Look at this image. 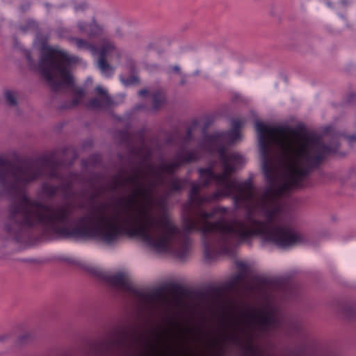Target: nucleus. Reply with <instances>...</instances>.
<instances>
[{
    "label": "nucleus",
    "mask_w": 356,
    "mask_h": 356,
    "mask_svg": "<svg viewBox=\"0 0 356 356\" xmlns=\"http://www.w3.org/2000/svg\"><path fill=\"white\" fill-rule=\"evenodd\" d=\"M238 283L232 277L227 281L222 287L209 285L203 290H191L175 282L168 283L169 291L172 292L180 297H186L195 299L205 307L210 308L213 303L218 300L224 290H232Z\"/></svg>",
    "instance_id": "obj_7"
},
{
    "label": "nucleus",
    "mask_w": 356,
    "mask_h": 356,
    "mask_svg": "<svg viewBox=\"0 0 356 356\" xmlns=\"http://www.w3.org/2000/svg\"><path fill=\"white\" fill-rule=\"evenodd\" d=\"M258 323L262 330H267L271 326L280 325V320L273 312H269L267 314L263 313L259 316Z\"/></svg>",
    "instance_id": "obj_18"
},
{
    "label": "nucleus",
    "mask_w": 356,
    "mask_h": 356,
    "mask_svg": "<svg viewBox=\"0 0 356 356\" xmlns=\"http://www.w3.org/2000/svg\"><path fill=\"white\" fill-rule=\"evenodd\" d=\"M62 181L61 184L59 185V190L62 194V198L65 201H69L74 198L77 193L74 190V184L76 182L83 184L84 180L81 177V174L76 171L70 172L66 177H63L60 179Z\"/></svg>",
    "instance_id": "obj_13"
},
{
    "label": "nucleus",
    "mask_w": 356,
    "mask_h": 356,
    "mask_svg": "<svg viewBox=\"0 0 356 356\" xmlns=\"http://www.w3.org/2000/svg\"><path fill=\"white\" fill-rule=\"evenodd\" d=\"M345 138L350 142H356V134L347 135Z\"/></svg>",
    "instance_id": "obj_54"
},
{
    "label": "nucleus",
    "mask_w": 356,
    "mask_h": 356,
    "mask_svg": "<svg viewBox=\"0 0 356 356\" xmlns=\"http://www.w3.org/2000/svg\"><path fill=\"white\" fill-rule=\"evenodd\" d=\"M102 178V175L100 172H93L91 176L86 179V181L90 184L92 188L95 189V181H99Z\"/></svg>",
    "instance_id": "obj_38"
},
{
    "label": "nucleus",
    "mask_w": 356,
    "mask_h": 356,
    "mask_svg": "<svg viewBox=\"0 0 356 356\" xmlns=\"http://www.w3.org/2000/svg\"><path fill=\"white\" fill-rule=\"evenodd\" d=\"M115 49L114 43L108 39H104L99 51V56H106L108 53L113 51Z\"/></svg>",
    "instance_id": "obj_25"
},
{
    "label": "nucleus",
    "mask_w": 356,
    "mask_h": 356,
    "mask_svg": "<svg viewBox=\"0 0 356 356\" xmlns=\"http://www.w3.org/2000/svg\"><path fill=\"white\" fill-rule=\"evenodd\" d=\"M19 30L23 33H26L31 31H35L38 29V24L36 21L32 18H29L25 22L19 26Z\"/></svg>",
    "instance_id": "obj_22"
},
{
    "label": "nucleus",
    "mask_w": 356,
    "mask_h": 356,
    "mask_svg": "<svg viewBox=\"0 0 356 356\" xmlns=\"http://www.w3.org/2000/svg\"><path fill=\"white\" fill-rule=\"evenodd\" d=\"M186 83L185 75L183 76L181 80L179 82L180 86H184Z\"/></svg>",
    "instance_id": "obj_63"
},
{
    "label": "nucleus",
    "mask_w": 356,
    "mask_h": 356,
    "mask_svg": "<svg viewBox=\"0 0 356 356\" xmlns=\"http://www.w3.org/2000/svg\"><path fill=\"white\" fill-rule=\"evenodd\" d=\"M245 277V273L243 271H239L236 274L234 275L232 278L236 281L238 283L240 281L243 280Z\"/></svg>",
    "instance_id": "obj_48"
},
{
    "label": "nucleus",
    "mask_w": 356,
    "mask_h": 356,
    "mask_svg": "<svg viewBox=\"0 0 356 356\" xmlns=\"http://www.w3.org/2000/svg\"><path fill=\"white\" fill-rule=\"evenodd\" d=\"M253 280L260 286H271L277 284V280L275 279L261 275L254 276Z\"/></svg>",
    "instance_id": "obj_24"
},
{
    "label": "nucleus",
    "mask_w": 356,
    "mask_h": 356,
    "mask_svg": "<svg viewBox=\"0 0 356 356\" xmlns=\"http://www.w3.org/2000/svg\"><path fill=\"white\" fill-rule=\"evenodd\" d=\"M73 8L75 13H83L88 8V4L85 1L74 2Z\"/></svg>",
    "instance_id": "obj_39"
},
{
    "label": "nucleus",
    "mask_w": 356,
    "mask_h": 356,
    "mask_svg": "<svg viewBox=\"0 0 356 356\" xmlns=\"http://www.w3.org/2000/svg\"><path fill=\"white\" fill-rule=\"evenodd\" d=\"M103 31V26L99 24L95 17L91 19L90 23H89V31L88 36L90 38H95L100 35Z\"/></svg>",
    "instance_id": "obj_20"
},
{
    "label": "nucleus",
    "mask_w": 356,
    "mask_h": 356,
    "mask_svg": "<svg viewBox=\"0 0 356 356\" xmlns=\"http://www.w3.org/2000/svg\"><path fill=\"white\" fill-rule=\"evenodd\" d=\"M138 95L139 96H146L148 95V90L146 88H143L138 91Z\"/></svg>",
    "instance_id": "obj_57"
},
{
    "label": "nucleus",
    "mask_w": 356,
    "mask_h": 356,
    "mask_svg": "<svg viewBox=\"0 0 356 356\" xmlns=\"http://www.w3.org/2000/svg\"><path fill=\"white\" fill-rule=\"evenodd\" d=\"M57 154L58 152L54 151L49 154L40 156L38 158L37 161L40 165L51 168L48 174L49 178L60 180L63 179V176L56 170L57 168L65 165L66 160L65 159H58Z\"/></svg>",
    "instance_id": "obj_14"
},
{
    "label": "nucleus",
    "mask_w": 356,
    "mask_h": 356,
    "mask_svg": "<svg viewBox=\"0 0 356 356\" xmlns=\"http://www.w3.org/2000/svg\"><path fill=\"white\" fill-rule=\"evenodd\" d=\"M77 28L81 33H86L88 35V33L89 31V24L88 23L84 21H82V20L78 21Z\"/></svg>",
    "instance_id": "obj_42"
},
{
    "label": "nucleus",
    "mask_w": 356,
    "mask_h": 356,
    "mask_svg": "<svg viewBox=\"0 0 356 356\" xmlns=\"http://www.w3.org/2000/svg\"><path fill=\"white\" fill-rule=\"evenodd\" d=\"M104 105H105V103L104 102V100H100L98 98H92L86 104V106L89 108L96 110L101 108Z\"/></svg>",
    "instance_id": "obj_34"
},
{
    "label": "nucleus",
    "mask_w": 356,
    "mask_h": 356,
    "mask_svg": "<svg viewBox=\"0 0 356 356\" xmlns=\"http://www.w3.org/2000/svg\"><path fill=\"white\" fill-rule=\"evenodd\" d=\"M169 191L171 193L179 192L183 188V184L181 179L177 177H173L169 182Z\"/></svg>",
    "instance_id": "obj_27"
},
{
    "label": "nucleus",
    "mask_w": 356,
    "mask_h": 356,
    "mask_svg": "<svg viewBox=\"0 0 356 356\" xmlns=\"http://www.w3.org/2000/svg\"><path fill=\"white\" fill-rule=\"evenodd\" d=\"M229 339L234 344H239L241 343V340H240L239 337H238L237 336H231L229 337Z\"/></svg>",
    "instance_id": "obj_55"
},
{
    "label": "nucleus",
    "mask_w": 356,
    "mask_h": 356,
    "mask_svg": "<svg viewBox=\"0 0 356 356\" xmlns=\"http://www.w3.org/2000/svg\"><path fill=\"white\" fill-rule=\"evenodd\" d=\"M197 125V120H194L193 122V126L192 127H189L187 128V130H186V136L184 137V141L187 143L188 142H190L191 140H192V138H193V129Z\"/></svg>",
    "instance_id": "obj_40"
},
{
    "label": "nucleus",
    "mask_w": 356,
    "mask_h": 356,
    "mask_svg": "<svg viewBox=\"0 0 356 356\" xmlns=\"http://www.w3.org/2000/svg\"><path fill=\"white\" fill-rule=\"evenodd\" d=\"M172 69H173V71L177 72V73H179L180 72V67L178 65L173 66Z\"/></svg>",
    "instance_id": "obj_60"
},
{
    "label": "nucleus",
    "mask_w": 356,
    "mask_h": 356,
    "mask_svg": "<svg viewBox=\"0 0 356 356\" xmlns=\"http://www.w3.org/2000/svg\"><path fill=\"white\" fill-rule=\"evenodd\" d=\"M144 131L143 130H140L138 131V135L143 139L144 140Z\"/></svg>",
    "instance_id": "obj_62"
},
{
    "label": "nucleus",
    "mask_w": 356,
    "mask_h": 356,
    "mask_svg": "<svg viewBox=\"0 0 356 356\" xmlns=\"http://www.w3.org/2000/svg\"><path fill=\"white\" fill-rule=\"evenodd\" d=\"M197 170L201 179V185L204 187L209 186L211 181H215L220 188H223L227 176L231 174L224 170L222 173H216L212 170V167L198 168Z\"/></svg>",
    "instance_id": "obj_15"
},
{
    "label": "nucleus",
    "mask_w": 356,
    "mask_h": 356,
    "mask_svg": "<svg viewBox=\"0 0 356 356\" xmlns=\"http://www.w3.org/2000/svg\"><path fill=\"white\" fill-rule=\"evenodd\" d=\"M254 127L267 184L258 209L266 219H256L248 210L245 220H234L233 225L241 240L259 236L264 242L289 249L303 243L304 238L289 226L273 224L282 211L280 200L294 190L312 186L311 173L328 155L337 152L339 143L325 144L321 135L308 131L302 122L292 127L287 124L267 125L256 120Z\"/></svg>",
    "instance_id": "obj_1"
},
{
    "label": "nucleus",
    "mask_w": 356,
    "mask_h": 356,
    "mask_svg": "<svg viewBox=\"0 0 356 356\" xmlns=\"http://www.w3.org/2000/svg\"><path fill=\"white\" fill-rule=\"evenodd\" d=\"M76 47L79 49H83L87 50H91L93 51L95 49V46L88 42L87 40L82 39V38H74Z\"/></svg>",
    "instance_id": "obj_28"
},
{
    "label": "nucleus",
    "mask_w": 356,
    "mask_h": 356,
    "mask_svg": "<svg viewBox=\"0 0 356 356\" xmlns=\"http://www.w3.org/2000/svg\"><path fill=\"white\" fill-rule=\"evenodd\" d=\"M105 191V187L102 186L99 187V190L98 191H95L94 193H92L90 195V197L89 199L90 200H94L95 199H96L99 195H100L102 194V193L104 192Z\"/></svg>",
    "instance_id": "obj_46"
},
{
    "label": "nucleus",
    "mask_w": 356,
    "mask_h": 356,
    "mask_svg": "<svg viewBox=\"0 0 356 356\" xmlns=\"http://www.w3.org/2000/svg\"><path fill=\"white\" fill-rule=\"evenodd\" d=\"M58 191V185H54L47 181H44L40 185L38 195L43 199L52 200L57 195Z\"/></svg>",
    "instance_id": "obj_17"
},
{
    "label": "nucleus",
    "mask_w": 356,
    "mask_h": 356,
    "mask_svg": "<svg viewBox=\"0 0 356 356\" xmlns=\"http://www.w3.org/2000/svg\"><path fill=\"white\" fill-rule=\"evenodd\" d=\"M90 275L106 282L114 286L123 288L140 300V303L147 309L153 310L157 307L158 300L161 298L165 291H169L168 283L161 286L152 289L148 293L143 290L134 287L125 279L123 273L119 272L115 275H111L98 268L88 266L86 268Z\"/></svg>",
    "instance_id": "obj_6"
},
{
    "label": "nucleus",
    "mask_w": 356,
    "mask_h": 356,
    "mask_svg": "<svg viewBox=\"0 0 356 356\" xmlns=\"http://www.w3.org/2000/svg\"><path fill=\"white\" fill-rule=\"evenodd\" d=\"M200 192V186L197 184H192L189 192V201L191 202H200V200L198 196Z\"/></svg>",
    "instance_id": "obj_31"
},
{
    "label": "nucleus",
    "mask_w": 356,
    "mask_h": 356,
    "mask_svg": "<svg viewBox=\"0 0 356 356\" xmlns=\"http://www.w3.org/2000/svg\"><path fill=\"white\" fill-rule=\"evenodd\" d=\"M200 159V156L197 152L181 148L175 153L172 162H161L159 164L158 170L153 165H149L148 168L156 177V181H152L148 186L140 181L139 175L141 170L139 167L134 168L136 175L127 177L122 184L120 179L124 171L120 170L119 174L113 177L110 189L115 191L125 184H131L134 188L130 195L115 200V205L122 208L125 215L122 216L117 212L115 216L108 220L104 213H101V220L104 222L101 242L106 245H113L127 234L140 238L147 246L158 252H164L172 249L176 257L182 260L187 257L191 248L189 235L193 231L197 230L202 234L203 252L207 261L216 259L220 254H229L231 246L249 242L251 239L241 240L238 236L235 225H233L234 220H238L235 218L227 220L224 217H220L215 222H206L204 225L200 226L197 220L185 214L182 217L181 229L170 221L166 213H164L161 220L163 234L155 237L151 234L150 229L157 225L159 221L150 213V209L143 211L145 216V225L143 223L140 216L130 215L128 212V209L133 207L139 195L145 199L149 208L152 207L154 189L157 186V182L162 183L163 181L161 172L173 175L180 167L197 162Z\"/></svg>",
    "instance_id": "obj_2"
},
{
    "label": "nucleus",
    "mask_w": 356,
    "mask_h": 356,
    "mask_svg": "<svg viewBox=\"0 0 356 356\" xmlns=\"http://www.w3.org/2000/svg\"><path fill=\"white\" fill-rule=\"evenodd\" d=\"M41 175L31 159L15 165L0 156V186L8 195L17 197L21 193L20 184H28Z\"/></svg>",
    "instance_id": "obj_5"
},
{
    "label": "nucleus",
    "mask_w": 356,
    "mask_h": 356,
    "mask_svg": "<svg viewBox=\"0 0 356 356\" xmlns=\"http://www.w3.org/2000/svg\"><path fill=\"white\" fill-rule=\"evenodd\" d=\"M356 100V95L354 92H350L346 98L345 103L347 104H353Z\"/></svg>",
    "instance_id": "obj_47"
},
{
    "label": "nucleus",
    "mask_w": 356,
    "mask_h": 356,
    "mask_svg": "<svg viewBox=\"0 0 356 356\" xmlns=\"http://www.w3.org/2000/svg\"><path fill=\"white\" fill-rule=\"evenodd\" d=\"M102 162V156L99 154H93L88 156L87 159H83L81 161L82 166L84 168H88L90 165L95 166Z\"/></svg>",
    "instance_id": "obj_23"
},
{
    "label": "nucleus",
    "mask_w": 356,
    "mask_h": 356,
    "mask_svg": "<svg viewBox=\"0 0 356 356\" xmlns=\"http://www.w3.org/2000/svg\"><path fill=\"white\" fill-rule=\"evenodd\" d=\"M166 102L165 93L161 90H156L152 94V108L155 111L159 109Z\"/></svg>",
    "instance_id": "obj_19"
},
{
    "label": "nucleus",
    "mask_w": 356,
    "mask_h": 356,
    "mask_svg": "<svg viewBox=\"0 0 356 356\" xmlns=\"http://www.w3.org/2000/svg\"><path fill=\"white\" fill-rule=\"evenodd\" d=\"M120 81L127 87L138 85L140 83V79L136 75H131L128 78H124L122 76H120Z\"/></svg>",
    "instance_id": "obj_33"
},
{
    "label": "nucleus",
    "mask_w": 356,
    "mask_h": 356,
    "mask_svg": "<svg viewBox=\"0 0 356 356\" xmlns=\"http://www.w3.org/2000/svg\"><path fill=\"white\" fill-rule=\"evenodd\" d=\"M227 209L225 207H214L210 211L201 210L198 213V216L201 220L207 221L208 219L213 218L217 213H225Z\"/></svg>",
    "instance_id": "obj_21"
},
{
    "label": "nucleus",
    "mask_w": 356,
    "mask_h": 356,
    "mask_svg": "<svg viewBox=\"0 0 356 356\" xmlns=\"http://www.w3.org/2000/svg\"><path fill=\"white\" fill-rule=\"evenodd\" d=\"M245 350L250 353L252 356H261V352L251 345L246 346Z\"/></svg>",
    "instance_id": "obj_44"
},
{
    "label": "nucleus",
    "mask_w": 356,
    "mask_h": 356,
    "mask_svg": "<svg viewBox=\"0 0 356 356\" xmlns=\"http://www.w3.org/2000/svg\"><path fill=\"white\" fill-rule=\"evenodd\" d=\"M340 3L343 6H347L348 4V0H340Z\"/></svg>",
    "instance_id": "obj_61"
},
{
    "label": "nucleus",
    "mask_w": 356,
    "mask_h": 356,
    "mask_svg": "<svg viewBox=\"0 0 356 356\" xmlns=\"http://www.w3.org/2000/svg\"><path fill=\"white\" fill-rule=\"evenodd\" d=\"M72 211L69 204L55 207L30 199L24 193L20 202H14L9 207L8 222L4 229L8 237L16 243H24L33 236V230L38 225L49 229L59 238L76 240L93 238L102 241L104 222L101 220L92 227L86 224L88 216L81 217L79 225L70 228L67 226L72 221Z\"/></svg>",
    "instance_id": "obj_3"
},
{
    "label": "nucleus",
    "mask_w": 356,
    "mask_h": 356,
    "mask_svg": "<svg viewBox=\"0 0 356 356\" xmlns=\"http://www.w3.org/2000/svg\"><path fill=\"white\" fill-rule=\"evenodd\" d=\"M59 259L60 261L66 262L69 264H72V265L80 266L81 268L84 269L86 271H87L86 268H87L88 266H90L89 265L81 263L80 261H77L76 259H75L74 258H72V257H60Z\"/></svg>",
    "instance_id": "obj_35"
},
{
    "label": "nucleus",
    "mask_w": 356,
    "mask_h": 356,
    "mask_svg": "<svg viewBox=\"0 0 356 356\" xmlns=\"http://www.w3.org/2000/svg\"><path fill=\"white\" fill-rule=\"evenodd\" d=\"M213 121L211 119H207L204 123V126H203V128H202V131L203 132H205L207 129L211 126V124H212Z\"/></svg>",
    "instance_id": "obj_52"
},
{
    "label": "nucleus",
    "mask_w": 356,
    "mask_h": 356,
    "mask_svg": "<svg viewBox=\"0 0 356 356\" xmlns=\"http://www.w3.org/2000/svg\"><path fill=\"white\" fill-rule=\"evenodd\" d=\"M118 136L122 143H129L131 137L127 130H120L118 131Z\"/></svg>",
    "instance_id": "obj_41"
},
{
    "label": "nucleus",
    "mask_w": 356,
    "mask_h": 356,
    "mask_svg": "<svg viewBox=\"0 0 356 356\" xmlns=\"http://www.w3.org/2000/svg\"><path fill=\"white\" fill-rule=\"evenodd\" d=\"M31 2L29 0H26V1L21 3L19 7L18 10L20 13H24L27 11H29L31 9Z\"/></svg>",
    "instance_id": "obj_43"
},
{
    "label": "nucleus",
    "mask_w": 356,
    "mask_h": 356,
    "mask_svg": "<svg viewBox=\"0 0 356 356\" xmlns=\"http://www.w3.org/2000/svg\"><path fill=\"white\" fill-rule=\"evenodd\" d=\"M35 338V335L33 333L26 332L19 336L17 343L20 345H24L31 342Z\"/></svg>",
    "instance_id": "obj_32"
},
{
    "label": "nucleus",
    "mask_w": 356,
    "mask_h": 356,
    "mask_svg": "<svg viewBox=\"0 0 356 356\" xmlns=\"http://www.w3.org/2000/svg\"><path fill=\"white\" fill-rule=\"evenodd\" d=\"M216 151L219 155L220 161L222 163L223 170L229 173L235 172L238 167H242L245 163L244 158L238 153L226 154V148L223 145H220Z\"/></svg>",
    "instance_id": "obj_12"
},
{
    "label": "nucleus",
    "mask_w": 356,
    "mask_h": 356,
    "mask_svg": "<svg viewBox=\"0 0 356 356\" xmlns=\"http://www.w3.org/2000/svg\"><path fill=\"white\" fill-rule=\"evenodd\" d=\"M127 67L131 73H134L136 70V65L133 61H130L127 63Z\"/></svg>",
    "instance_id": "obj_53"
},
{
    "label": "nucleus",
    "mask_w": 356,
    "mask_h": 356,
    "mask_svg": "<svg viewBox=\"0 0 356 356\" xmlns=\"http://www.w3.org/2000/svg\"><path fill=\"white\" fill-rule=\"evenodd\" d=\"M237 266H238V268H240V270H241L240 271H243L244 273L248 268V265L245 262H243V261H238V262H237Z\"/></svg>",
    "instance_id": "obj_50"
},
{
    "label": "nucleus",
    "mask_w": 356,
    "mask_h": 356,
    "mask_svg": "<svg viewBox=\"0 0 356 356\" xmlns=\"http://www.w3.org/2000/svg\"><path fill=\"white\" fill-rule=\"evenodd\" d=\"M253 177L254 175L250 173L247 179L238 181L236 178H231L227 175L224 188L215 191L209 199L218 200L222 197L233 196L235 202L249 200L253 197Z\"/></svg>",
    "instance_id": "obj_10"
},
{
    "label": "nucleus",
    "mask_w": 356,
    "mask_h": 356,
    "mask_svg": "<svg viewBox=\"0 0 356 356\" xmlns=\"http://www.w3.org/2000/svg\"><path fill=\"white\" fill-rule=\"evenodd\" d=\"M232 130L239 131L241 126V122L240 120H238L237 119H233L232 120Z\"/></svg>",
    "instance_id": "obj_49"
},
{
    "label": "nucleus",
    "mask_w": 356,
    "mask_h": 356,
    "mask_svg": "<svg viewBox=\"0 0 356 356\" xmlns=\"http://www.w3.org/2000/svg\"><path fill=\"white\" fill-rule=\"evenodd\" d=\"M10 337V335L8 334H4L0 335V342H3V341H6Z\"/></svg>",
    "instance_id": "obj_58"
},
{
    "label": "nucleus",
    "mask_w": 356,
    "mask_h": 356,
    "mask_svg": "<svg viewBox=\"0 0 356 356\" xmlns=\"http://www.w3.org/2000/svg\"><path fill=\"white\" fill-rule=\"evenodd\" d=\"M4 98L6 104L10 106H16L17 105V100L14 92L10 90L4 91Z\"/></svg>",
    "instance_id": "obj_30"
},
{
    "label": "nucleus",
    "mask_w": 356,
    "mask_h": 356,
    "mask_svg": "<svg viewBox=\"0 0 356 356\" xmlns=\"http://www.w3.org/2000/svg\"><path fill=\"white\" fill-rule=\"evenodd\" d=\"M80 99H81L79 97H75L72 101H66L60 105L59 108L60 110H64L74 108L78 106L80 102Z\"/></svg>",
    "instance_id": "obj_36"
},
{
    "label": "nucleus",
    "mask_w": 356,
    "mask_h": 356,
    "mask_svg": "<svg viewBox=\"0 0 356 356\" xmlns=\"http://www.w3.org/2000/svg\"><path fill=\"white\" fill-rule=\"evenodd\" d=\"M238 283L232 277L227 281L222 287L209 285L203 290H191L175 282L168 283L169 291L172 292L180 297H186L195 299L205 307L210 308L213 303L218 300L224 290H232Z\"/></svg>",
    "instance_id": "obj_9"
},
{
    "label": "nucleus",
    "mask_w": 356,
    "mask_h": 356,
    "mask_svg": "<svg viewBox=\"0 0 356 356\" xmlns=\"http://www.w3.org/2000/svg\"><path fill=\"white\" fill-rule=\"evenodd\" d=\"M95 90L99 95L104 97L103 100L106 106H110L113 104V102L112 99L110 97V96L108 95L106 90H105L100 86H97Z\"/></svg>",
    "instance_id": "obj_29"
},
{
    "label": "nucleus",
    "mask_w": 356,
    "mask_h": 356,
    "mask_svg": "<svg viewBox=\"0 0 356 356\" xmlns=\"http://www.w3.org/2000/svg\"><path fill=\"white\" fill-rule=\"evenodd\" d=\"M67 6H68V4L67 3H62L60 4L55 6V8L56 9H63V8H67Z\"/></svg>",
    "instance_id": "obj_59"
},
{
    "label": "nucleus",
    "mask_w": 356,
    "mask_h": 356,
    "mask_svg": "<svg viewBox=\"0 0 356 356\" xmlns=\"http://www.w3.org/2000/svg\"><path fill=\"white\" fill-rule=\"evenodd\" d=\"M326 3V5H327V7H329V8H333L332 4V3H331V1H329V0L326 1V3Z\"/></svg>",
    "instance_id": "obj_64"
},
{
    "label": "nucleus",
    "mask_w": 356,
    "mask_h": 356,
    "mask_svg": "<svg viewBox=\"0 0 356 356\" xmlns=\"http://www.w3.org/2000/svg\"><path fill=\"white\" fill-rule=\"evenodd\" d=\"M241 138L240 131L229 130L222 132H216L211 134H207L204 137V142L200 145L201 147L206 149L212 153L213 149L212 145L216 141H226L229 143H234Z\"/></svg>",
    "instance_id": "obj_11"
},
{
    "label": "nucleus",
    "mask_w": 356,
    "mask_h": 356,
    "mask_svg": "<svg viewBox=\"0 0 356 356\" xmlns=\"http://www.w3.org/2000/svg\"><path fill=\"white\" fill-rule=\"evenodd\" d=\"M76 94L78 95L77 97L81 99L85 94L84 90L82 88H79L76 90Z\"/></svg>",
    "instance_id": "obj_56"
},
{
    "label": "nucleus",
    "mask_w": 356,
    "mask_h": 356,
    "mask_svg": "<svg viewBox=\"0 0 356 356\" xmlns=\"http://www.w3.org/2000/svg\"><path fill=\"white\" fill-rule=\"evenodd\" d=\"M72 154L71 161L69 162L70 164H72L73 161L77 158L78 154L76 149L73 147H65L62 149V154L65 156L67 154Z\"/></svg>",
    "instance_id": "obj_37"
},
{
    "label": "nucleus",
    "mask_w": 356,
    "mask_h": 356,
    "mask_svg": "<svg viewBox=\"0 0 356 356\" xmlns=\"http://www.w3.org/2000/svg\"><path fill=\"white\" fill-rule=\"evenodd\" d=\"M238 283L232 277L227 281L222 287L209 285L203 290H191L175 282L168 283L169 291L172 292L180 297H186L195 299L205 307L210 308L213 303L218 300L224 290H232Z\"/></svg>",
    "instance_id": "obj_8"
},
{
    "label": "nucleus",
    "mask_w": 356,
    "mask_h": 356,
    "mask_svg": "<svg viewBox=\"0 0 356 356\" xmlns=\"http://www.w3.org/2000/svg\"><path fill=\"white\" fill-rule=\"evenodd\" d=\"M98 65L101 70L103 72L107 74L108 76H111L113 74V70L112 67L106 61L105 56H99Z\"/></svg>",
    "instance_id": "obj_26"
},
{
    "label": "nucleus",
    "mask_w": 356,
    "mask_h": 356,
    "mask_svg": "<svg viewBox=\"0 0 356 356\" xmlns=\"http://www.w3.org/2000/svg\"><path fill=\"white\" fill-rule=\"evenodd\" d=\"M157 205L162 209L165 210L166 209V201L165 199L161 198L157 202Z\"/></svg>",
    "instance_id": "obj_51"
},
{
    "label": "nucleus",
    "mask_w": 356,
    "mask_h": 356,
    "mask_svg": "<svg viewBox=\"0 0 356 356\" xmlns=\"http://www.w3.org/2000/svg\"><path fill=\"white\" fill-rule=\"evenodd\" d=\"M105 191V187L102 186L99 187V190L98 191H95L94 193H92L90 195V197L89 199L90 200H94L95 199H96L99 195H100L102 194V193L104 192Z\"/></svg>",
    "instance_id": "obj_45"
},
{
    "label": "nucleus",
    "mask_w": 356,
    "mask_h": 356,
    "mask_svg": "<svg viewBox=\"0 0 356 356\" xmlns=\"http://www.w3.org/2000/svg\"><path fill=\"white\" fill-rule=\"evenodd\" d=\"M127 338V336L125 334L124 338L114 337L99 341L96 344L95 354L99 356H107L111 354L115 348H121L125 346Z\"/></svg>",
    "instance_id": "obj_16"
},
{
    "label": "nucleus",
    "mask_w": 356,
    "mask_h": 356,
    "mask_svg": "<svg viewBox=\"0 0 356 356\" xmlns=\"http://www.w3.org/2000/svg\"><path fill=\"white\" fill-rule=\"evenodd\" d=\"M24 56L29 68L39 72L49 83L53 92H58L62 87H71L74 85L71 66L77 63L76 56L51 47L46 42L41 44L38 63L32 57L30 50H24Z\"/></svg>",
    "instance_id": "obj_4"
}]
</instances>
